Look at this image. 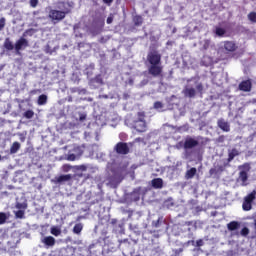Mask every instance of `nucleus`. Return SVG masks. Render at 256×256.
<instances>
[{"label":"nucleus","instance_id":"obj_29","mask_svg":"<svg viewBox=\"0 0 256 256\" xmlns=\"http://www.w3.org/2000/svg\"><path fill=\"white\" fill-rule=\"evenodd\" d=\"M248 19L251 23H256V12H250L248 14Z\"/></svg>","mask_w":256,"mask_h":256},{"label":"nucleus","instance_id":"obj_22","mask_svg":"<svg viewBox=\"0 0 256 256\" xmlns=\"http://www.w3.org/2000/svg\"><path fill=\"white\" fill-rule=\"evenodd\" d=\"M81 231H83V224L81 223L75 224V226L73 227V233H75V235H80Z\"/></svg>","mask_w":256,"mask_h":256},{"label":"nucleus","instance_id":"obj_16","mask_svg":"<svg viewBox=\"0 0 256 256\" xmlns=\"http://www.w3.org/2000/svg\"><path fill=\"white\" fill-rule=\"evenodd\" d=\"M73 176L71 174L60 175L56 178L57 183H63L65 181H71Z\"/></svg>","mask_w":256,"mask_h":256},{"label":"nucleus","instance_id":"obj_44","mask_svg":"<svg viewBox=\"0 0 256 256\" xmlns=\"http://www.w3.org/2000/svg\"><path fill=\"white\" fill-rule=\"evenodd\" d=\"M136 143H141V141H143V138L139 137L135 139Z\"/></svg>","mask_w":256,"mask_h":256},{"label":"nucleus","instance_id":"obj_31","mask_svg":"<svg viewBox=\"0 0 256 256\" xmlns=\"http://www.w3.org/2000/svg\"><path fill=\"white\" fill-rule=\"evenodd\" d=\"M7 221V214L0 212V225H3Z\"/></svg>","mask_w":256,"mask_h":256},{"label":"nucleus","instance_id":"obj_6","mask_svg":"<svg viewBox=\"0 0 256 256\" xmlns=\"http://www.w3.org/2000/svg\"><path fill=\"white\" fill-rule=\"evenodd\" d=\"M133 127L138 131V133H145V131H147V122L135 120L133 123Z\"/></svg>","mask_w":256,"mask_h":256},{"label":"nucleus","instance_id":"obj_14","mask_svg":"<svg viewBox=\"0 0 256 256\" xmlns=\"http://www.w3.org/2000/svg\"><path fill=\"white\" fill-rule=\"evenodd\" d=\"M241 227V223L238 221H231L227 224L228 231H237Z\"/></svg>","mask_w":256,"mask_h":256},{"label":"nucleus","instance_id":"obj_50","mask_svg":"<svg viewBox=\"0 0 256 256\" xmlns=\"http://www.w3.org/2000/svg\"><path fill=\"white\" fill-rule=\"evenodd\" d=\"M0 161H1V155H0Z\"/></svg>","mask_w":256,"mask_h":256},{"label":"nucleus","instance_id":"obj_26","mask_svg":"<svg viewBox=\"0 0 256 256\" xmlns=\"http://www.w3.org/2000/svg\"><path fill=\"white\" fill-rule=\"evenodd\" d=\"M23 116L25 119H33V117H35V112L33 110H27L24 112Z\"/></svg>","mask_w":256,"mask_h":256},{"label":"nucleus","instance_id":"obj_9","mask_svg":"<svg viewBox=\"0 0 256 256\" xmlns=\"http://www.w3.org/2000/svg\"><path fill=\"white\" fill-rule=\"evenodd\" d=\"M23 47H29V41H27V39L21 37L16 43H15V51L19 52L21 51V49H23Z\"/></svg>","mask_w":256,"mask_h":256},{"label":"nucleus","instance_id":"obj_45","mask_svg":"<svg viewBox=\"0 0 256 256\" xmlns=\"http://www.w3.org/2000/svg\"><path fill=\"white\" fill-rule=\"evenodd\" d=\"M161 219H158L154 225V227H159V223H160Z\"/></svg>","mask_w":256,"mask_h":256},{"label":"nucleus","instance_id":"obj_35","mask_svg":"<svg viewBox=\"0 0 256 256\" xmlns=\"http://www.w3.org/2000/svg\"><path fill=\"white\" fill-rule=\"evenodd\" d=\"M154 109H157V110L163 109V103L161 101H156L154 103Z\"/></svg>","mask_w":256,"mask_h":256},{"label":"nucleus","instance_id":"obj_7","mask_svg":"<svg viewBox=\"0 0 256 256\" xmlns=\"http://www.w3.org/2000/svg\"><path fill=\"white\" fill-rule=\"evenodd\" d=\"M223 48L227 53H235L238 49L237 44L234 41H224Z\"/></svg>","mask_w":256,"mask_h":256},{"label":"nucleus","instance_id":"obj_3","mask_svg":"<svg viewBox=\"0 0 256 256\" xmlns=\"http://www.w3.org/2000/svg\"><path fill=\"white\" fill-rule=\"evenodd\" d=\"M69 13V10H56V9H51L49 11L48 17L54 23H61L65 17H67V14Z\"/></svg>","mask_w":256,"mask_h":256},{"label":"nucleus","instance_id":"obj_25","mask_svg":"<svg viewBox=\"0 0 256 256\" xmlns=\"http://www.w3.org/2000/svg\"><path fill=\"white\" fill-rule=\"evenodd\" d=\"M225 33H227V31L225 30V28L216 27V29H215V34H216L218 37H223V35H225Z\"/></svg>","mask_w":256,"mask_h":256},{"label":"nucleus","instance_id":"obj_23","mask_svg":"<svg viewBox=\"0 0 256 256\" xmlns=\"http://www.w3.org/2000/svg\"><path fill=\"white\" fill-rule=\"evenodd\" d=\"M164 207H166V209H171V207H175V202H173V198H168L167 200H165Z\"/></svg>","mask_w":256,"mask_h":256},{"label":"nucleus","instance_id":"obj_20","mask_svg":"<svg viewBox=\"0 0 256 256\" xmlns=\"http://www.w3.org/2000/svg\"><path fill=\"white\" fill-rule=\"evenodd\" d=\"M133 23L135 27H141L143 25V17L141 15L134 16Z\"/></svg>","mask_w":256,"mask_h":256},{"label":"nucleus","instance_id":"obj_18","mask_svg":"<svg viewBox=\"0 0 256 256\" xmlns=\"http://www.w3.org/2000/svg\"><path fill=\"white\" fill-rule=\"evenodd\" d=\"M197 175V168L192 167L189 170L186 171L185 178L186 179H193Z\"/></svg>","mask_w":256,"mask_h":256},{"label":"nucleus","instance_id":"obj_38","mask_svg":"<svg viewBox=\"0 0 256 256\" xmlns=\"http://www.w3.org/2000/svg\"><path fill=\"white\" fill-rule=\"evenodd\" d=\"M27 35H33V29H28L23 33V37H27Z\"/></svg>","mask_w":256,"mask_h":256},{"label":"nucleus","instance_id":"obj_24","mask_svg":"<svg viewBox=\"0 0 256 256\" xmlns=\"http://www.w3.org/2000/svg\"><path fill=\"white\" fill-rule=\"evenodd\" d=\"M37 103H38V105H46V104H47V95L41 94V95L38 97Z\"/></svg>","mask_w":256,"mask_h":256},{"label":"nucleus","instance_id":"obj_37","mask_svg":"<svg viewBox=\"0 0 256 256\" xmlns=\"http://www.w3.org/2000/svg\"><path fill=\"white\" fill-rule=\"evenodd\" d=\"M5 29V18H0V31H3Z\"/></svg>","mask_w":256,"mask_h":256},{"label":"nucleus","instance_id":"obj_33","mask_svg":"<svg viewBox=\"0 0 256 256\" xmlns=\"http://www.w3.org/2000/svg\"><path fill=\"white\" fill-rule=\"evenodd\" d=\"M240 235L242 237H247V235H249V228L247 227L242 228V230L240 231Z\"/></svg>","mask_w":256,"mask_h":256},{"label":"nucleus","instance_id":"obj_40","mask_svg":"<svg viewBox=\"0 0 256 256\" xmlns=\"http://www.w3.org/2000/svg\"><path fill=\"white\" fill-rule=\"evenodd\" d=\"M196 247H203V239H199L196 241Z\"/></svg>","mask_w":256,"mask_h":256},{"label":"nucleus","instance_id":"obj_36","mask_svg":"<svg viewBox=\"0 0 256 256\" xmlns=\"http://www.w3.org/2000/svg\"><path fill=\"white\" fill-rule=\"evenodd\" d=\"M66 159L67 161H75V159H77V156L75 154H68Z\"/></svg>","mask_w":256,"mask_h":256},{"label":"nucleus","instance_id":"obj_15","mask_svg":"<svg viewBox=\"0 0 256 256\" xmlns=\"http://www.w3.org/2000/svg\"><path fill=\"white\" fill-rule=\"evenodd\" d=\"M152 187L154 189H163V179L162 178H154L152 180Z\"/></svg>","mask_w":256,"mask_h":256},{"label":"nucleus","instance_id":"obj_11","mask_svg":"<svg viewBox=\"0 0 256 256\" xmlns=\"http://www.w3.org/2000/svg\"><path fill=\"white\" fill-rule=\"evenodd\" d=\"M197 145H199V141L190 137L185 140L184 149H193L194 147H197Z\"/></svg>","mask_w":256,"mask_h":256},{"label":"nucleus","instance_id":"obj_5","mask_svg":"<svg viewBox=\"0 0 256 256\" xmlns=\"http://www.w3.org/2000/svg\"><path fill=\"white\" fill-rule=\"evenodd\" d=\"M114 151L117 153V155H129V145L127 142H118L114 147Z\"/></svg>","mask_w":256,"mask_h":256},{"label":"nucleus","instance_id":"obj_19","mask_svg":"<svg viewBox=\"0 0 256 256\" xmlns=\"http://www.w3.org/2000/svg\"><path fill=\"white\" fill-rule=\"evenodd\" d=\"M4 49H6V51H13V49H15V46L13 45V42H11L10 38L5 39Z\"/></svg>","mask_w":256,"mask_h":256},{"label":"nucleus","instance_id":"obj_32","mask_svg":"<svg viewBox=\"0 0 256 256\" xmlns=\"http://www.w3.org/2000/svg\"><path fill=\"white\" fill-rule=\"evenodd\" d=\"M136 121H145V112H138Z\"/></svg>","mask_w":256,"mask_h":256},{"label":"nucleus","instance_id":"obj_30","mask_svg":"<svg viewBox=\"0 0 256 256\" xmlns=\"http://www.w3.org/2000/svg\"><path fill=\"white\" fill-rule=\"evenodd\" d=\"M16 209H20V211H25V209H27V203H17Z\"/></svg>","mask_w":256,"mask_h":256},{"label":"nucleus","instance_id":"obj_28","mask_svg":"<svg viewBox=\"0 0 256 256\" xmlns=\"http://www.w3.org/2000/svg\"><path fill=\"white\" fill-rule=\"evenodd\" d=\"M16 219H25V210H18L15 212Z\"/></svg>","mask_w":256,"mask_h":256},{"label":"nucleus","instance_id":"obj_43","mask_svg":"<svg viewBox=\"0 0 256 256\" xmlns=\"http://www.w3.org/2000/svg\"><path fill=\"white\" fill-rule=\"evenodd\" d=\"M80 169H81V171H87V166L81 165V166H80Z\"/></svg>","mask_w":256,"mask_h":256},{"label":"nucleus","instance_id":"obj_42","mask_svg":"<svg viewBox=\"0 0 256 256\" xmlns=\"http://www.w3.org/2000/svg\"><path fill=\"white\" fill-rule=\"evenodd\" d=\"M106 23H107L108 25H111V23H113V17L109 16V17L107 18V20H106Z\"/></svg>","mask_w":256,"mask_h":256},{"label":"nucleus","instance_id":"obj_4","mask_svg":"<svg viewBox=\"0 0 256 256\" xmlns=\"http://www.w3.org/2000/svg\"><path fill=\"white\" fill-rule=\"evenodd\" d=\"M256 198V191H251L248 195L244 197L243 203H242V209L243 211H251L253 209V201H255Z\"/></svg>","mask_w":256,"mask_h":256},{"label":"nucleus","instance_id":"obj_2","mask_svg":"<svg viewBox=\"0 0 256 256\" xmlns=\"http://www.w3.org/2000/svg\"><path fill=\"white\" fill-rule=\"evenodd\" d=\"M240 170L238 175V181L241 182L242 187H247L249 181V171H251V163L245 162L244 164L238 166Z\"/></svg>","mask_w":256,"mask_h":256},{"label":"nucleus","instance_id":"obj_46","mask_svg":"<svg viewBox=\"0 0 256 256\" xmlns=\"http://www.w3.org/2000/svg\"><path fill=\"white\" fill-rule=\"evenodd\" d=\"M176 253H183V248L176 250Z\"/></svg>","mask_w":256,"mask_h":256},{"label":"nucleus","instance_id":"obj_17","mask_svg":"<svg viewBox=\"0 0 256 256\" xmlns=\"http://www.w3.org/2000/svg\"><path fill=\"white\" fill-rule=\"evenodd\" d=\"M184 95L186 97H189L190 99H193V97H195V95H197V91L195 90V88H186L184 90Z\"/></svg>","mask_w":256,"mask_h":256},{"label":"nucleus","instance_id":"obj_48","mask_svg":"<svg viewBox=\"0 0 256 256\" xmlns=\"http://www.w3.org/2000/svg\"><path fill=\"white\" fill-rule=\"evenodd\" d=\"M189 243H191L192 245H195V241L194 240L188 241V244Z\"/></svg>","mask_w":256,"mask_h":256},{"label":"nucleus","instance_id":"obj_41","mask_svg":"<svg viewBox=\"0 0 256 256\" xmlns=\"http://www.w3.org/2000/svg\"><path fill=\"white\" fill-rule=\"evenodd\" d=\"M105 5L111 6V3H113V0H102Z\"/></svg>","mask_w":256,"mask_h":256},{"label":"nucleus","instance_id":"obj_12","mask_svg":"<svg viewBox=\"0 0 256 256\" xmlns=\"http://www.w3.org/2000/svg\"><path fill=\"white\" fill-rule=\"evenodd\" d=\"M239 155H241V152H239L237 148H232L231 150H228V163H231V161H233L235 157H239Z\"/></svg>","mask_w":256,"mask_h":256},{"label":"nucleus","instance_id":"obj_8","mask_svg":"<svg viewBox=\"0 0 256 256\" xmlns=\"http://www.w3.org/2000/svg\"><path fill=\"white\" fill-rule=\"evenodd\" d=\"M217 125L225 133H229V131H231V125H229V122L225 121L223 118H220L217 121Z\"/></svg>","mask_w":256,"mask_h":256},{"label":"nucleus","instance_id":"obj_47","mask_svg":"<svg viewBox=\"0 0 256 256\" xmlns=\"http://www.w3.org/2000/svg\"><path fill=\"white\" fill-rule=\"evenodd\" d=\"M80 121H85V116H80Z\"/></svg>","mask_w":256,"mask_h":256},{"label":"nucleus","instance_id":"obj_39","mask_svg":"<svg viewBox=\"0 0 256 256\" xmlns=\"http://www.w3.org/2000/svg\"><path fill=\"white\" fill-rule=\"evenodd\" d=\"M38 4H39V0H30L31 7H37Z\"/></svg>","mask_w":256,"mask_h":256},{"label":"nucleus","instance_id":"obj_49","mask_svg":"<svg viewBox=\"0 0 256 256\" xmlns=\"http://www.w3.org/2000/svg\"><path fill=\"white\" fill-rule=\"evenodd\" d=\"M64 167H67V169H71V166H67V165H65Z\"/></svg>","mask_w":256,"mask_h":256},{"label":"nucleus","instance_id":"obj_27","mask_svg":"<svg viewBox=\"0 0 256 256\" xmlns=\"http://www.w3.org/2000/svg\"><path fill=\"white\" fill-rule=\"evenodd\" d=\"M50 233L54 235V237H59V235H61V229L58 227H52Z\"/></svg>","mask_w":256,"mask_h":256},{"label":"nucleus","instance_id":"obj_13","mask_svg":"<svg viewBox=\"0 0 256 256\" xmlns=\"http://www.w3.org/2000/svg\"><path fill=\"white\" fill-rule=\"evenodd\" d=\"M42 243L46 246V247H54L56 241L55 238L53 236H46L42 239Z\"/></svg>","mask_w":256,"mask_h":256},{"label":"nucleus","instance_id":"obj_34","mask_svg":"<svg viewBox=\"0 0 256 256\" xmlns=\"http://www.w3.org/2000/svg\"><path fill=\"white\" fill-rule=\"evenodd\" d=\"M196 91H198V93L200 95H203V84L202 83H199L196 85Z\"/></svg>","mask_w":256,"mask_h":256},{"label":"nucleus","instance_id":"obj_1","mask_svg":"<svg viewBox=\"0 0 256 256\" xmlns=\"http://www.w3.org/2000/svg\"><path fill=\"white\" fill-rule=\"evenodd\" d=\"M147 62L149 63L148 73L152 77L163 76V65H161V54L157 51H150L147 55Z\"/></svg>","mask_w":256,"mask_h":256},{"label":"nucleus","instance_id":"obj_10","mask_svg":"<svg viewBox=\"0 0 256 256\" xmlns=\"http://www.w3.org/2000/svg\"><path fill=\"white\" fill-rule=\"evenodd\" d=\"M239 90L240 91H244L245 93H249V91H251V80H244L239 84Z\"/></svg>","mask_w":256,"mask_h":256},{"label":"nucleus","instance_id":"obj_21","mask_svg":"<svg viewBox=\"0 0 256 256\" xmlns=\"http://www.w3.org/2000/svg\"><path fill=\"white\" fill-rule=\"evenodd\" d=\"M19 149H21V144L19 142H13V144L10 147L11 155H15V153H17Z\"/></svg>","mask_w":256,"mask_h":256}]
</instances>
